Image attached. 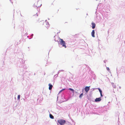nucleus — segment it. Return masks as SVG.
<instances>
[{
    "instance_id": "nucleus-9",
    "label": "nucleus",
    "mask_w": 125,
    "mask_h": 125,
    "mask_svg": "<svg viewBox=\"0 0 125 125\" xmlns=\"http://www.w3.org/2000/svg\"><path fill=\"white\" fill-rule=\"evenodd\" d=\"M49 89L50 90H51L52 89V85L50 83H49Z\"/></svg>"
},
{
    "instance_id": "nucleus-6",
    "label": "nucleus",
    "mask_w": 125,
    "mask_h": 125,
    "mask_svg": "<svg viewBox=\"0 0 125 125\" xmlns=\"http://www.w3.org/2000/svg\"><path fill=\"white\" fill-rule=\"evenodd\" d=\"M90 88L89 87L86 86L85 88V91L86 92H87L89 90Z\"/></svg>"
},
{
    "instance_id": "nucleus-14",
    "label": "nucleus",
    "mask_w": 125,
    "mask_h": 125,
    "mask_svg": "<svg viewBox=\"0 0 125 125\" xmlns=\"http://www.w3.org/2000/svg\"><path fill=\"white\" fill-rule=\"evenodd\" d=\"M20 95H19L18 96V99H20Z\"/></svg>"
},
{
    "instance_id": "nucleus-2",
    "label": "nucleus",
    "mask_w": 125,
    "mask_h": 125,
    "mask_svg": "<svg viewBox=\"0 0 125 125\" xmlns=\"http://www.w3.org/2000/svg\"><path fill=\"white\" fill-rule=\"evenodd\" d=\"M60 43L62 45L63 47H64L65 48L66 47V43L62 39L60 38Z\"/></svg>"
},
{
    "instance_id": "nucleus-12",
    "label": "nucleus",
    "mask_w": 125,
    "mask_h": 125,
    "mask_svg": "<svg viewBox=\"0 0 125 125\" xmlns=\"http://www.w3.org/2000/svg\"><path fill=\"white\" fill-rule=\"evenodd\" d=\"M98 89L99 90V92L100 93V94L102 93V91L99 88H98Z\"/></svg>"
},
{
    "instance_id": "nucleus-7",
    "label": "nucleus",
    "mask_w": 125,
    "mask_h": 125,
    "mask_svg": "<svg viewBox=\"0 0 125 125\" xmlns=\"http://www.w3.org/2000/svg\"><path fill=\"white\" fill-rule=\"evenodd\" d=\"M94 33L95 31L94 30H93L91 33L92 36L93 37H95Z\"/></svg>"
},
{
    "instance_id": "nucleus-17",
    "label": "nucleus",
    "mask_w": 125,
    "mask_h": 125,
    "mask_svg": "<svg viewBox=\"0 0 125 125\" xmlns=\"http://www.w3.org/2000/svg\"><path fill=\"white\" fill-rule=\"evenodd\" d=\"M113 87H114L115 88H116V86H115V85H114L113 86Z\"/></svg>"
},
{
    "instance_id": "nucleus-15",
    "label": "nucleus",
    "mask_w": 125,
    "mask_h": 125,
    "mask_svg": "<svg viewBox=\"0 0 125 125\" xmlns=\"http://www.w3.org/2000/svg\"><path fill=\"white\" fill-rule=\"evenodd\" d=\"M65 89H62V90L60 91V92H62V91H63L64 90H65Z\"/></svg>"
},
{
    "instance_id": "nucleus-10",
    "label": "nucleus",
    "mask_w": 125,
    "mask_h": 125,
    "mask_svg": "<svg viewBox=\"0 0 125 125\" xmlns=\"http://www.w3.org/2000/svg\"><path fill=\"white\" fill-rule=\"evenodd\" d=\"M50 117L51 119H53L54 118L52 114H50Z\"/></svg>"
},
{
    "instance_id": "nucleus-11",
    "label": "nucleus",
    "mask_w": 125,
    "mask_h": 125,
    "mask_svg": "<svg viewBox=\"0 0 125 125\" xmlns=\"http://www.w3.org/2000/svg\"><path fill=\"white\" fill-rule=\"evenodd\" d=\"M69 90H70V91H72L73 92V93H74V90L73 89H72L71 88H69Z\"/></svg>"
},
{
    "instance_id": "nucleus-19",
    "label": "nucleus",
    "mask_w": 125,
    "mask_h": 125,
    "mask_svg": "<svg viewBox=\"0 0 125 125\" xmlns=\"http://www.w3.org/2000/svg\"><path fill=\"white\" fill-rule=\"evenodd\" d=\"M119 89H121V86H119Z\"/></svg>"
},
{
    "instance_id": "nucleus-18",
    "label": "nucleus",
    "mask_w": 125,
    "mask_h": 125,
    "mask_svg": "<svg viewBox=\"0 0 125 125\" xmlns=\"http://www.w3.org/2000/svg\"><path fill=\"white\" fill-rule=\"evenodd\" d=\"M100 95H101V97H102L103 96V95L102 94H102H100Z\"/></svg>"
},
{
    "instance_id": "nucleus-20",
    "label": "nucleus",
    "mask_w": 125,
    "mask_h": 125,
    "mask_svg": "<svg viewBox=\"0 0 125 125\" xmlns=\"http://www.w3.org/2000/svg\"><path fill=\"white\" fill-rule=\"evenodd\" d=\"M37 1H38V0H37Z\"/></svg>"
},
{
    "instance_id": "nucleus-16",
    "label": "nucleus",
    "mask_w": 125,
    "mask_h": 125,
    "mask_svg": "<svg viewBox=\"0 0 125 125\" xmlns=\"http://www.w3.org/2000/svg\"><path fill=\"white\" fill-rule=\"evenodd\" d=\"M106 69L108 71L109 70V69L108 67H107Z\"/></svg>"
},
{
    "instance_id": "nucleus-5",
    "label": "nucleus",
    "mask_w": 125,
    "mask_h": 125,
    "mask_svg": "<svg viewBox=\"0 0 125 125\" xmlns=\"http://www.w3.org/2000/svg\"><path fill=\"white\" fill-rule=\"evenodd\" d=\"M101 100V97L99 98H96L95 100V101L96 102L100 101Z\"/></svg>"
},
{
    "instance_id": "nucleus-8",
    "label": "nucleus",
    "mask_w": 125,
    "mask_h": 125,
    "mask_svg": "<svg viewBox=\"0 0 125 125\" xmlns=\"http://www.w3.org/2000/svg\"><path fill=\"white\" fill-rule=\"evenodd\" d=\"M92 28L93 29L94 28L95 26V23L94 22H92Z\"/></svg>"
},
{
    "instance_id": "nucleus-3",
    "label": "nucleus",
    "mask_w": 125,
    "mask_h": 125,
    "mask_svg": "<svg viewBox=\"0 0 125 125\" xmlns=\"http://www.w3.org/2000/svg\"><path fill=\"white\" fill-rule=\"evenodd\" d=\"M58 122L61 125H63L65 124L66 121L65 120H58Z\"/></svg>"
},
{
    "instance_id": "nucleus-4",
    "label": "nucleus",
    "mask_w": 125,
    "mask_h": 125,
    "mask_svg": "<svg viewBox=\"0 0 125 125\" xmlns=\"http://www.w3.org/2000/svg\"><path fill=\"white\" fill-rule=\"evenodd\" d=\"M44 25L45 26V29H48L50 27V25L48 24L47 25V23H45Z\"/></svg>"
},
{
    "instance_id": "nucleus-13",
    "label": "nucleus",
    "mask_w": 125,
    "mask_h": 125,
    "mask_svg": "<svg viewBox=\"0 0 125 125\" xmlns=\"http://www.w3.org/2000/svg\"><path fill=\"white\" fill-rule=\"evenodd\" d=\"M83 93H82L80 95V96H79V97L80 98H81V97L82 96H83Z\"/></svg>"
},
{
    "instance_id": "nucleus-1",
    "label": "nucleus",
    "mask_w": 125,
    "mask_h": 125,
    "mask_svg": "<svg viewBox=\"0 0 125 125\" xmlns=\"http://www.w3.org/2000/svg\"><path fill=\"white\" fill-rule=\"evenodd\" d=\"M42 5L41 2L38 1L37 2H36L34 4L33 7L34 8L37 9L38 8H39Z\"/></svg>"
}]
</instances>
